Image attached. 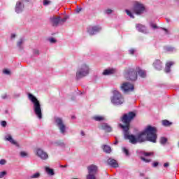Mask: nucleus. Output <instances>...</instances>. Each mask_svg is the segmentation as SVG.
<instances>
[{"label": "nucleus", "mask_w": 179, "mask_h": 179, "mask_svg": "<svg viewBox=\"0 0 179 179\" xmlns=\"http://www.w3.org/2000/svg\"><path fill=\"white\" fill-rule=\"evenodd\" d=\"M136 117V113L134 112H129L125 113L120 118V121L124 124H119V127L123 130L124 136L126 139H129L130 143L136 145L138 143V137L134 135L129 134V128L131 127V122Z\"/></svg>", "instance_id": "nucleus-1"}, {"label": "nucleus", "mask_w": 179, "mask_h": 179, "mask_svg": "<svg viewBox=\"0 0 179 179\" xmlns=\"http://www.w3.org/2000/svg\"><path fill=\"white\" fill-rule=\"evenodd\" d=\"M157 129L150 125L148 126L144 131L137 134V142H145L148 141L156 143L157 139Z\"/></svg>", "instance_id": "nucleus-2"}, {"label": "nucleus", "mask_w": 179, "mask_h": 179, "mask_svg": "<svg viewBox=\"0 0 179 179\" xmlns=\"http://www.w3.org/2000/svg\"><path fill=\"white\" fill-rule=\"evenodd\" d=\"M28 99L33 103L34 104V111L36 115L41 120L43 118V113L41 112V105L40 104V101L37 99L33 94H28Z\"/></svg>", "instance_id": "nucleus-3"}, {"label": "nucleus", "mask_w": 179, "mask_h": 179, "mask_svg": "<svg viewBox=\"0 0 179 179\" xmlns=\"http://www.w3.org/2000/svg\"><path fill=\"white\" fill-rule=\"evenodd\" d=\"M87 75H89V66L83 64L77 71L76 76L77 79H82V78H85Z\"/></svg>", "instance_id": "nucleus-4"}, {"label": "nucleus", "mask_w": 179, "mask_h": 179, "mask_svg": "<svg viewBox=\"0 0 179 179\" xmlns=\"http://www.w3.org/2000/svg\"><path fill=\"white\" fill-rule=\"evenodd\" d=\"M111 101L113 104L120 106L124 103V97L118 91L113 92V96L111 99Z\"/></svg>", "instance_id": "nucleus-5"}, {"label": "nucleus", "mask_w": 179, "mask_h": 179, "mask_svg": "<svg viewBox=\"0 0 179 179\" xmlns=\"http://www.w3.org/2000/svg\"><path fill=\"white\" fill-rule=\"evenodd\" d=\"M124 78L127 80H136L138 73L134 69H129L124 73Z\"/></svg>", "instance_id": "nucleus-6"}, {"label": "nucleus", "mask_w": 179, "mask_h": 179, "mask_svg": "<svg viewBox=\"0 0 179 179\" xmlns=\"http://www.w3.org/2000/svg\"><path fill=\"white\" fill-rule=\"evenodd\" d=\"M145 10H146L145 6L138 2L136 3L132 8V11L136 15H142V13H145Z\"/></svg>", "instance_id": "nucleus-7"}, {"label": "nucleus", "mask_w": 179, "mask_h": 179, "mask_svg": "<svg viewBox=\"0 0 179 179\" xmlns=\"http://www.w3.org/2000/svg\"><path fill=\"white\" fill-rule=\"evenodd\" d=\"M88 175H87V179H96L95 174L97 173V166L90 165L87 167Z\"/></svg>", "instance_id": "nucleus-8"}, {"label": "nucleus", "mask_w": 179, "mask_h": 179, "mask_svg": "<svg viewBox=\"0 0 179 179\" xmlns=\"http://www.w3.org/2000/svg\"><path fill=\"white\" fill-rule=\"evenodd\" d=\"M55 124L57 127H58L61 134H64L66 129V126L65 123H64V120L61 117H55Z\"/></svg>", "instance_id": "nucleus-9"}, {"label": "nucleus", "mask_w": 179, "mask_h": 179, "mask_svg": "<svg viewBox=\"0 0 179 179\" xmlns=\"http://www.w3.org/2000/svg\"><path fill=\"white\" fill-rule=\"evenodd\" d=\"M120 89L123 90L125 93H128V92H134V85L129 83H124L122 84Z\"/></svg>", "instance_id": "nucleus-10"}, {"label": "nucleus", "mask_w": 179, "mask_h": 179, "mask_svg": "<svg viewBox=\"0 0 179 179\" xmlns=\"http://www.w3.org/2000/svg\"><path fill=\"white\" fill-rule=\"evenodd\" d=\"M36 155L42 160H47L48 159V154L41 148L36 150Z\"/></svg>", "instance_id": "nucleus-11"}, {"label": "nucleus", "mask_w": 179, "mask_h": 179, "mask_svg": "<svg viewBox=\"0 0 179 179\" xmlns=\"http://www.w3.org/2000/svg\"><path fill=\"white\" fill-rule=\"evenodd\" d=\"M101 30V27H100L99 26H94V27L88 28L87 33H89L90 36H93L95 34L99 33V31H100Z\"/></svg>", "instance_id": "nucleus-12"}, {"label": "nucleus", "mask_w": 179, "mask_h": 179, "mask_svg": "<svg viewBox=\"0 0 179 179\" xmlns=\"http://www.w3.org/2000/svg\"><path fill=\"white\" fill-rule=\"evenodd\" d=\"M50 22L54 27H57L58 24H61L59 17H50Z\"/></svg>", "instance_id": "nucleus-13"}, {"label": "nucleus", "mask_w": 179, "mask_h": 179, "mask_svg": "<svg viewBox=\"0 0 179 179\" xmlns=\"http://www.w3.org/2000/svg\"><path fill=\"white\" fill-rule=\"evenodd\" d=\"M153 66L157 69V71H161V69L163 68V65L162 63V61L160 59H156L153 63Z\"/></svg>", "instance_id": "nucleus-14"}, {"label": "nucleus", "mask_w": 179, "mask_h": 179, "mask_svg": "<svg viewBox=\"0 0 179 179\" xmlns=\"http://www.w3.org/2000/svg\"><path fill=\"white\" fill-rule=\"evenodd\" d=\"M23 8H24V6L22 3V1H18L15 6V12L20 13L23 10Z\"/></svg>", "instance_id": "nucleus-15"}, {"label": "nucleus", "mask_w": 179, "mask_h": 179, "mask_svg": "<svg viewBox=\"0 0 179 179\" xmlns=\"http://www.w3.org/2000/svg\"><path fill=\"white\" fill-rule=\"evenodd\" d=\"M136 28L140 33H148V31L146 30V27H145V25H143L142 24H136Z\"/></svg>", "instance_id": "nucleus-16"}, {"label": "nucleus", "mask_w": 179, "mask_h": 179, "mask_svg": "<svg viewBox=\"0 0 179 179\" xmlns=\"http://www.w3.org/2000/svg\"><path fill=\"white\" fill-rule=\"evenodd\" d=\"M101 128L105 132H111L113 131V128L111 127V126L108 125V124L107 123L102 124Z\"/></svg>", "instance_id": "nucleus-17"}, {"label": "nucleus", "mask_w": 179, "mask_h": 179, "mask_svg": "<svg viewBox=\"0 0 179 179\" xmlns=\"http://www.w3.org/2000/svg\"><path fill=\"white\" fill-rule=\"evenodd\" d=\"M108 164L109 166H111V167H115V168L118 167V162H117V160L113 158H109L108 159Z\"/></svg>", "instance_id": "nucleus-18"}, {"label": "nucleus", "mask_w": 179, "mask_h": 179, "mask_svg": "<svg viewBox=\"0 0 179 179\" xmlns=\"http://www.w3.org/2000/svg\"><path fill=\"white\" fill-rule=\"evenodd\" d=\"M137 73L141 76V78H145L146 76V71L141 69V67H136Z\"/></svg>", "instance_id": "nucleus-19"}, {"label": "nucleus", "mask_w": 179, "mask_h": 179, "mask_svg": "<svg viewBox=\"0 0 179 179\" xmlns=\"http://www.w3.org/2000/svg\"><path fill=\"white\" fill-rule=\"evenodd\" d=\"M173 65H174V62H166L165 67V72L166 73H169V72H170V69L171 68V66H173Z\"/></svg>", "instance_id": "nucleus-20"}, {"label": "nucleus", "mask_w": 179, "mask_h": 179, "mask_svg": "<svg viewBox=\"0 0 179 179\" xmlns=\"http://www.w3.org/2000/svg\"><path fill=\"white\" fill-rule=\"evenodd\" d=\"M5 139L10 142V143H12V145H17V143L15 140H13V138H12V136L10 135H7L5 137Z\"/></svg>", "instance_id": "nucleus-21"}, {"label": "nucleus", "mask_w": 179, "mask_h": 179, "mask_svg": "<svg viewBox=\"0 0 179 179\" xmlns=\"http://www.w3.org/2000/svg\"><path fill=\"white\" fill-rule=\"evenodd\" d=\"M103 151L105 152V153H111V147L108 146L107 145H103L102 146Z\"/></svg>", "instance_id": "nucleus-22"}, {"label": "nucleus", "mask_w": 179, "mask_h": 179, "mask_svg": "<svg viewBox=\"0 0 179 179\" xmlns=\"http://www.w3.org/2000/svg\"><path fill=\"white\" fill-rule=\"evenodd\" d=\"M114 73V69H106L103 72V75H113Z\"/></svg>", "instance_id": "nucleus-23"}, {"label": "nucleus", "mask_w": 179, "mask_h": 179, "mask_svg": "<svg viewBox=\"0 0 179 179\" xmlns=\"http://www.w3.org/2000/svg\"><path fill=\"white\" fill-rule=\"evenodd\" d=\"M45 171L49 176H54V170L52 169H50V167H45Z\"/></svg>", "instance_id": "nucleus-24"}, {"label": "nucleus", "mask_w": 179, "mask_h": 179, "mask_svg": "<svg viewBox=\"0 0 179 179\" xmlns=\"http://www.w3.org/2000/svg\"><path fill=\"white\" fill-rule=\"evenodd\" d=\"M93 120L94 121H104V117L96 115L93 117Z\"/></svg>", "instance_id": "nucleus-25"}, {"label": "nucleus", "mask_w": 179, "mask_h": 179, "mask_svg": "<svg viewBox=\"0 0 179 179\" xmlns=\"http://www.w3.org/2000/svg\"><path fill=\"white\" fill-rule=\"evenodd\" d=\"M171 122H170V121L167 120H162V125H164V127H170V125H171Z\"/></svg>", "instance_id": "nucleus-26"}, {"label": "nucleus", "mask_w": 179, "mask_h": 179, "mask_svg": "<svg viewBox=\"0 0 179 179\" xmlns=\"http://www.w3.org/2000/svg\"><path fill=\"white\" fill-rule=\"evenodd\" d=\"M160 144L161 145H166L167 143V138L166 137H161L159 140Z\"/></svg>", "instance_id": "nucleus-27"}, {"label": "nucleus", "mask_w": 179, "mask_h": 179, "mask_svg": "<svg viewBox=\"0 0 179 179\" xmlns=\"http://www.w3.org/2000/svg\"><path fill=\"white\" fill-rule=\"evenodd\" d=\"M125 12L127 15L129 16V17H131V19L135 18V16H134V14H132V12H131L129 10H125Z\"/></svg>", "instance_id": "nucleus-28"}, {"label": "nucleus", "mask_w": 179, "mask_h": 179, "mask_svg": "<svg viewBox=\"0 0 179 179\" xmlns=\"http://www.w3.org/2000/svg\"><path fill=\"white\" fill-rule=\"evenodd\" d=\"M68 19H69V17L68 16L64 17L63 19H61V17H59L60 24H64V23H65Z\"/></svg>", "instance_id": "nucleus-29"}, {"label": "nucleus", "mask_w": 179, "mask_h": 179, "mask_svg": "<svg viewBox=\"0 0 179 179\" xmlns=\"http://www.w3.org/2000/svg\"><path fill=\"white\" fill-rule=\"evenodd\" d=\"M40 176H41L40 173L37 172V173H36L31 175V176L29 177V178H31H31H40Z\"/></svg>", "instance_id": "nucleus-30"}, {"label": "nucleus", "mask_w": 179, "mask_h": 179, "mask_svg": "<svg viewBox=\"0 0 179 179\" xmlns=\"http://www.w3.org/2000/svg\"><path fill=\"white\" fill-rule=\"evenodd\" d=\"M21 157H27V156L29 155L27 154V152H24V151H22L20 153Z\"/></svg>", "instance_id": "nucleus-31"}, {"label": "nucleus", "mask_w": 179, "mask_h": 179, "mask_svg": "<svg viewBox=\"0 0 179 179\" xmlns=\"http://www.w3.org/2000/svg\"><path fill=\"white\" fill-rule=\"evenodd\" d=\"M143 156L149 157V156H153V155H155V153H153V152H143Z\"/></svg>", "instance_id": "nucleus-32"}, {"label": "nucleus", "mask_w": 179, "mask_h": 179, "mask_svg": "<svg viewBox=\"0 0 179 179\" xmlns=\"http://www.w3.org/2000/svg\"><path fill=\"white\" fill-rule=\"evenodd\" d=\"M122 151L125 153L126 156H129V151L125 148H122Z\"/></svg>", "instance_id": "nucleus-33"}, {"label": "nucleus", "mask_w": 179, "mask_h": 179, "mask_svg": "<svg viewBox=\"0 0 179 179\" xmlns=\"http://www.w3.org/2000/svg\"><path fill=\"white\" fill-rule=\"evenodd\" d=\"M50 3H51V1H50V0H44L43 1L44 6H47V5H50Z\"/></svg>", "instance_id": "nucleus-34"}, {"label": "nucleus", "mask_w": 179, "mask_h": 179, "mask_svg": "<svg viewBox=\"0 0 179 179\" xmlns=\"http://www.w3.org/2000/svg\"><path fill=\"white\" fill-rule=\"evenodd\" d=\"M141 159L143 160V162H145V163H150V159H148L143 157H141Z\"/></svg>", "instance_id": "nucleus-35"}, {"label": "nucleus", "mask_w": 179, "mask_h": 179, "mask_svg": "<svg viewBox=\"0 0 179 179\" xmlns=\"http://www.w3.org/2000/svg\"><path fill=\"white\" fill-rule=\"evenodd\" d=\"M6 176V171L0 172V178H3Z\"/></svg>", "instance_id": "nucleus-36"}, {"label": "nucleus", "mask_w": 179, "mask_h": 179, "mask_svg": "<svg viewBox=\"0 0 179 179\" xmlns=\"http://www.w3.org/2000/svg\"><path fill=\"white\" fill-rule=\"evenodd\" d=\"M23 44V39H20L17 43V47H22V45Z\"/></svg>", "instance_id": "nucleus-37"}, {"label": "nucleus", "mask_w": 179, "mask_h": 179, "mask_svg": "<svg viewBox=\"0 0 179 179\" xmlns=\"http://www.w3.org/2000/svg\"><path fill=\"white\" fill-rule=\"evenodd\" d=\"M105 13H106L107 15H110V14L113 13V10H111V9H107V10H106Z\"/></svg>", "instance_id": "nucleus-38"}, {"label": "nucleus", "mask_w": 179, "mask_h": 179, "mask_svg": "<svg viewBox=\"0 0 179 179\" xmlns=\"http://www.w3.org/2000/svg\"><path fill=\"white\" fill-rule=\"evenodd\" d=\"M0 164L1 166H3L4 164H6V161L5 159H0Z\"/></svg>", "instance_id": "nucleus-39"}, {"label": "nucleus", "mask_w": 179, "mask_h": 179, "mask_svg": "<svg viewBox=\"0 0 179 179\" xmlns=\"http://www.w3.org/2000/svg\"><path fill=\"white\" fill-rule=\"evenodd\" d=\"M49 41L52 43H57V41L54 38H49Z\"/></svg>", "instance_id": "nucleus-40"}, {"label": "nucleus", "mask_w": 179, "mask_h": 179, "mask_svg": "<svg viewBox=\"0 0 179 179\" xmlns=\"http://www.w3.org/2000/svg\"><path fill=\"white\" fill-rule=\"evenodd\" d=\"M1 127H3L5 128V127H6V121L5 120L1 121Z\"/></svg>", "instance_id": "nucleus-41"}, {"label": "nucleus", "mask_w": 179, "mask_h": 179, "mask_svg": "<svg viewBox=\"0 0 179 179\" xmlns=\"http://www.w3.org/2000/svg\"><path fill=\"white\" fill-rule=\"evenodd\" d=\"M56 145L57 146H62V145H64V142H62V141L57 142V143H56Z\"/></svg>", "instance_id": "nucleus-42"}, {"label": "nucleus", "mask_w": 179, "mask_h": 179, "mask_svg": "<svg viewBox=\"0 0 179 179\" xmlns=\"http://www.w3.org/2000/svg\"><path fill=\"white\" fill-rule=\"evenodd\" d=\"M3 73H6V75H9V73H10V71H9V70L6 69L3 71Z\"/></svg>", "instance_id": "nucleus-43"}, {"label": "nucleus", "mask_w": 179, "mask_h": 179, "mask_svg": "<svg viewBox=\"0 0 179 179\" xmlns=\"http://www.w3.org/2000/svg\"><path fill=\"white\" fill-rule=\"evenodd\" d=\"M159 166V162H154L152 164V167H157Z\"/></svg>", "instance_id": "nucleus-44"}, {"label": "nucleus", "mask_w": 179, "mask_h": 179, "mask_svg": "<svg viewBox=\"0 0 179 179\" xmlns=\"http://www.w3.org/2000/svg\"><path fill=\"white\" fill-rule=\"evenodd\" d=\"M151 27H152V29H157V25H156V24H151Z\"/></svg>", "instance_id": "nucleus-45"}, {"label": "nucleus", "mask_w": 179, "mask_h": 179, "mask_svg": "<svg viewBox=\"0 0 179 179\" xmlns=\"http://www.w3.org/2000/svg\"><path fill=\"white\" fill-rule=\"evenodd\" d=\"M129 53L131 54V55H134V54L135 53V50L131 49V50H129Z\"/></svg>", "instance_id": "nucleus-46"}, {"label": "nucleus", "mask_w": 179, "mask_h": 179, "mask_svg": "<svg viewBox=\"0 0 179 179\" xmlns=\"http://www.w3.org/2000/svg\"><path fill=\"white\" fill-rule=\"evenodd\" d=\"M169 164L167 162L164 164V167H169Z\"/></svg>", "instance_id": "nucleus-47"}, {"label": "nucleus", "mask_w": 179, "mask_h": 179, "mask_svg": "<svg viewBox=\"0 0 179 179\" xmlns=\"http://www.w3.org/2000/svg\"><path fill=\"white\" fill-rule=\"evenodd\" d=\"M82 10V8H79L76 10L77 13H79Z\"/></svg>", "instance_id": "nucleus-48"}, {"label": "nucleus", "mask_w": 179, "mask_h": 179, "mask_svg": "<svg viewBox=\"0 0 179 179\" xmlns=\"http://www.w3.org/2000/svg\"><path fill=\"white\" fill-rule=\"evenodd\" d=\"M162 29L166 31V33H169V30H167V29L166 28H162Z\"/></svg>", "instance_id": "nucleus-49"}, {"label": "nucleus", "mask_w": 179, "mask_h": 179, "mask_svg": "<svg viewBox=\"0 0 179 179\" xmlns=\"http://www.w3.org/2000/svg\"><path fill=\"white\" fill-rule=\"evenodd\" d=\"M1 98H2V99H6V94L2 95V96H1Z\"/></svg>", "instance_id": "nucleus-50"}, {"label": "nucleus", "mask_w": 179, "mask_h": 179, "mask_svg": "<svg viewBox=\"0 0 179 179\" xmlns=\"http://www.w3.org/2000/svg\"><path fill=\"white\" fill-rule=\"evenodd\" d=\"M60 167H62V168H64V167H68V165L67 164H66V165H62V166H60Z\"/></svg>", "instance_id": "nucleus-51"}, {"label": "nucleus", "mask_w": 179, "mask_h": 179, "mask_svg": "<svg viewBox=\"0 0 179 179\" xmlns=\"http://www.w3.org/2000/svg\"><path fill=\"white\" fill-rule=\"evenodd\" d=\"M11 37H12V38H15V37H16V35L12 34V35H11Z\"/></svg>", "instance_id": "nucleus-52"}, {"label": "nucleus", "mask_w": 179, "mask_h": 179, "mask_svg": "<svg viewBox=\"0 0 179 179\" xmlns=\"http://www.w3.org/2000/svg\"><path fill=\"white\" fill-rule=\"evenodd\" d=\"M81 135H82L83 136H85V132H84L83 131H81Z\"/></svg>", "instance_id": "nucleus-53"}, {"label": "nucleus", "mask_w": 179, "mask_h": 179, "mask_svg": "<svg viewBox=\"0 0 179 179\" xmlns=\"http://www.w3.org/2000/svg\"><path fill=\"white\" fill-rule=\"evenodd\" d=\"M118 144V141H115V143H114V145H117Z\"/></svg>", "instance_id": "nucleus-54"}, {"label": "nucleus", "mask_w": 179, "mask_h": 179, "mask_svg": "<svg viewBox=\"0 0 179 179\" xmlns=\"http://www.w3.org/2000/svg\"><path fill=\"white\" fill-rule=\"evenodd\" d=\"M35 54H38V50L35 51Z\"/></svg>", "instance_id": "nucleus-55"}, {"label": "nucleus", "mask_w": 179, "mask_h": 179, "mask_svg": "<svg viewBox=\"0 0 179 179\" xmlns=\"http://www.w3.org/2000/svg\"><path fill=\"white\" fill-rule=\"evenodd\" d=\"M145 179H149V178H145Z\"/></svg>", "instance_id": "nucleus-56"}, {"label": "nucleus", "mask_w": 179, "mask_h": 179, "mask_svg": "<svg viewBox=\"0 0 179 179\" xmlns=\"http://www.w3.org/2000/svg\"><path fill=\"white\" fill-rule=\"evenodd\" d=\"M72 118H75V117L73 116Z\"/></svg>", "instance_id": "nucleus-57"}, {"label": "nucleus", "mask_w": 179, "mask_h": 179, "mask_svg": "<svg viewBox=\"0 0 179 179\" xmlns=\"http://www.w3.org/2000/svg\"><path fill=\"white\" fill-rule=\"evenodd\" d=\"M25 1H27L28 2L29 0H25Z\"/></svg>", "instance_id": "nucleus-58"}, {"label": "nucleus", "mask_w": 179, "mask_h": 179, "mask_svg": "<svg viewBox=\"0 0 179 179\" xmlns=\"http://www.w3.org/2000/svg\"><path fill=\"white\" fill-rule=\"evenodd\" d=\"M178 145H179V142H178Z\"/></svg>", "instance_id": "nucleus-59"}]
</instances>
